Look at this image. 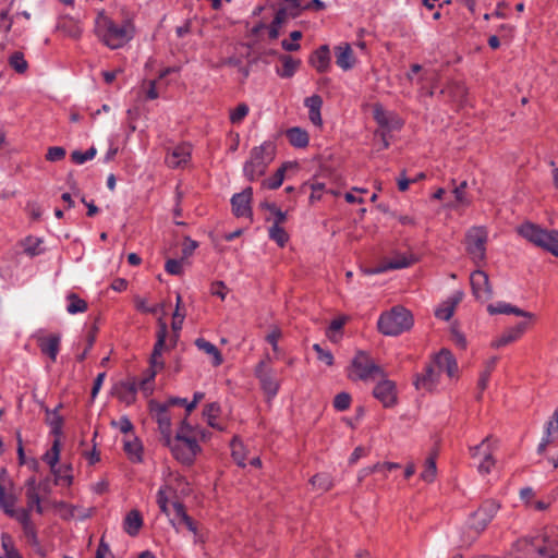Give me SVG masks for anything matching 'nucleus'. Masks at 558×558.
<instances>
[{"label":"nucleus","instance_id":"f257e3e1","mask_svg":"<svg viewBox=\"0 0 558 558\" xmlns=\"http://www.w3.org/2000/svg\"><path fill=\"white\" fill-rule=\"evenodd\" d=\"M95 34L97 38L110 49L125 46L135 35L132 17L124 16L121 24L108 16L105 10L98 12L95 20Z\"/></svg>","mask_w":558,"mask_h":558},{"label":"nucleus","instance_id":"f03ea898","mask_svg":"<svg viewBox=\"0 0 558 558\" xmlns=\"http://www.w3.org/2000/svg\"><path fill=\"white\" fill-rule=\"evenodd\" d=\"M458 363L452 352L444 348L426 364L422 374L415 375L413 384L417 390L432 392L435 390L442 371L452 378L458 374Z\"/></svg>","mask_w":558,"mask_h":558},{"label":"nucleus","instance_id":"7ed1b4c3","mask_svg":"<svg viewBox=\"0 0 558 558\" xmlns=\"http://www.w3.org/2000/svg\"><path fill=\"white\" fill-rule=\"evenodd\" d=\"M413 324L412 313L405 307L397 305L380 314L377 327L383 335L395 337L410 330Z\"/></svg>","mask_w":558,"mask_h":558},{"label":"nucleus","instance_id":"20e7f679","mask_svg":"<svg viewBox=\"0 0 558 558\" xmlns=\"http://www.w3.org/2000/svg\"><path fill=\"white\" fill-rule=\"evenodd\" d=\"M276 156V144L271 141L251 150L250 159L244 163L243 172L248 181H255L266 173L268 165Z\"/></svg>","mask_w":558,"mask_h":558},{"label":"nucleus","instance_id":"39448f33","mask_svg":"<svg viewBox=\"0 0 558 558\" xmlns=\"http://www.w3.org/2000/svg\"><path fill=\"white\" fill-rule=\"evenodd\" d=\"M517 232L535 246L558 257V230H546L526 221L517 228Z\"/></svg>","mask_w":558,"mask_h":558},{"label":"nucleus","instance_id":"423d86ee","mask_svg":"<svg viewBox=\"0 0 558 558\" xmlns=\"http://www.w3.org/2000/svg\"><path fill=\"white\" fill-rule=\"evenodd\" d=\"M352 373L349 378L353 381H374L386 376L385 369L365 351H357L351 361Z\"/></svg>","mask_w":558,"mask_h":558},{"label":"nucleus","instance_id":"0eeeda50","mask_svg":"<svg viewBox=\"0 0 558 558\" xmlns=\"http://www.w3.org/2000/svg\"><path fill=\"white\" fill-rule=\"evenodd\" d=\"M499 508L500 505L496 500L487 499L470 515L468 529L471 532L472 539L476 538L487 527Z\"/></svg>","mask_w":558,"mask_h":558},{"label":"nucleus","instance_id":"6e6552de","mask_svg":"<svg viewBox=\"0 0 558 558\" xmlns=\"http://www.w3.org/2000/svg\"><path fill=\"white\" fill-rule=\"evenodd\" d=\"M166 446L170 448L173 457L184 465H192L196 456L202 451L197 438H183V435L174 436L171 438V445Z\"/></svg>","mask_w":558,"mask_h":558},{"label":"nucleus","instance_id":"1a4fd4ad","mask_svg":"<svg viewBox=\"0 0 558 558\" xmlns=\"http://www.w3.org/2000/svg\"><path fill=\"white\" fill-rule=\"evenodd\" d=\"M487 239L484 227H472L465 234L466 252L477 266L485 260Z\"/></svg>","mask_w":558,"mask_h":558},{"label":"nucleus","instance_id":"9d476101","mask_svg":"<svg viewBox=\"0 0 558 558\" xmlns=\"http://www.w3.org/2000/svg\"><path fill=\"white\" fill-rule=\"evenodd\" d=\"M15 505H16V497L7 499L4 501V505H2L3 512L8 517L15 519L19 523H21V525L23 527V532H24L25 536L27 537V539L32 544H37L38 543L37 531H36L35 524L31 520L29 510L28 509L16 510Z\"/></svg>","mask_w":558,"mask_h":558},{"label":"nucleus","instance_id":"9b49d317","mask_svg":"<svg viewBox=\"0 0 558 558\" xmlns=\"http://www.w3.org/2000/svg\"><path fill=\"white\" fill-rule=\"evenodd\" d=\"M268 360L267 356L265 360H262L255 367V376L258 378L260 387L268 400H271L279 391L280 383L274 376V373L270 368H268Z\"/></svg>","mask_w":558,"mask_h":558},{"label":"nucleus","instance_id":"f8f14e48","mask_svg":"<svg viewBox=\"0 0 558 558\" xmlns=\"http://www.w3.org/2000/svg\"><path fill=\"white\" fill-rule=\"evenodd\" d=\"M538 547L544 551L543 558H558V526L544 529L535 534Z\"/></svg>","mask_w":558,"mask_h":558},{"label":"nucleus","instance_id":"ddd939ff","mask_svg":"<svg viewBox=\"0 0 558 558\" xmlns=\"http://www.w3.org/2000/svg\"><path fill=\"white\" fill-rule=\"evenodd\" d=\"M535 535L519 538L512 546L510 558H543Z\"/></svg>","mask_w":558,"mask_h":558},{"label":"nucleus","instance_id":"4468645a","mask_svg":"<svg viewBox=\"0 0 558 558\" xmlns=\"http://www.w3.org/2000/svg\"><path fill=\"white\" fill-rule=\"evenodd\" d=\"M373 396L385 408H391L397 403V387L396 383L388 379L387 375L379 377L377 385L373 389Z\"/></svg>","mask_w":558,"mask_h":558},{"label":"nucleus","instance_id":"2eb2a0df","mask_svg":"<svg viewBox=\"0 0 558 558\" xmlns=\"http://www.w3.org/2000/svg\"><path fill=\"white\" fill-rule=\"evenodd\" d=\"M472 294L478 301H487L493 296V288L488 275L481 270H474L470 276Z\"/></svg>","mask_w":558,"mask_h":558},{"label":"nucleus","instance_id":"dca6fc26","mask_svg":"<svg viewBox=\"0 0 558 558\" xmlns=\"http://www.w3.org/2000/svg\"><path fill=\"white\" fill-rule=\"evenodd\" d=\"M138 384L135 377L119 381L112 388V395L125 405H131L136 401Z\"/></svg>","mask_w":558,"mask_h":558},{"label":"nucleus","instance_id":"f3484780","mask_svg":"<svg viewBox=\"0 0 558 558\" xmlns=\"http://www.w3.org/2000/svg\"><path fill=\"white\" fill-rule=\"evenodd\" d=\"M60 439L56 438L52 442L51 449L45 453L43 459L50 466L51 473L54 475V483H62L69 486L72 484V475L61 476L59 474L60 470H57V464L60 460Z\"/></svg>","mask_w":558,"mask_h":558},{"label":"nucleus","instance_id":"a211bd4d","mask_svg":"<svg viewBox=\"0 0 558 558\" xmlns=\"http://www.w3.org/2000/svg\"><path fill=\"white\" fill-rule=\"evenodd\" d=\"M439 94L445 100L460 108L466 102L468 88L462 82L451 81L441 88Z\"/></svg>","mask_w":558,"mask_h":558},{"label":"nucleus","instance_id":"6ab92c4d","mask_svg":"<svg viewBox=\"0 0 558 558\" xmlns=\"http://www.w3.org/2000/svg\"><path fill=\"white\" fill-rule=\"evenodd\" d=\"M471 456L473 458H483L477 469L480 473L488 474L495 465L490 449V437H486L480 445L471 448Z\"/></svg>","mask_w":558,"mask_h":558},{"label":"nucleus","instance_id":"aec40b11","mask_svg":"<svg viewBox=\"0 0 558 558\" xmlns=\"http://www.w3.org/2000/svg\"><path fill=\"white\" fill-rule=\"evenodd\" d=\"M253 197V189L251 186L244 189L241 193H236L231 198L232 213L236 217H251V202Z\"/></svg>","mask_w":558,"mask_h":558},{"label":"nucleus","instance_id":"412c9836","mask_svg":"<svg viewBox=\"0 0 558 558\" xmlns=\"http://www.w3.org/2000/svg\"><path fill=\"white\" fill-rule=\"evenodd\" d=\"M151 411L155 412L158 429L161 434L162 444L171 445V417L168 412V404H156Z\"/></svg>","mask_w":558,"mask_h":558},{"label":"nucleus","instance_id":"4be33fe9","mask_svg":"<svg viewBox=\"0 0 558 558\" xmlns=\"http://www.w3.org/2000/svg\"><path fill=\"white\" fill-rule=\"evenodd\" d=\"M167 335H168L167 324L162 319H159V328L157 331V341L154 344V349H153L150 360H149V363L153 366H158L159 369H163V367H165V362L162 361L161 355H162V350L165 349V345H166Z\"/></svg>","mask_w":558,"mask_h":558},{"label":"nucleus","instance_id":"5701e85b","mask_svg":"<svg viewBox=\"0 0 558 558\" xmlns=\"http://www.w3.org/2000/svg\"><path fill=\"white\" fill-rule=\"evenodd\" d=\"M308 63L318 73L328 72L331 65L330 50L328 45H322L319 48L314 50L308 58Z\"/></svg>","mask_w":558,"mask_h":558},{"label":"nucleus","instance_id":"b1692460","mask_svg":"<svg viewBox=\"0 0 558 558\" xmlns=\"http://www.w3.org/2000/svg\"><path fill=\"white\" fill-rule=\"evenodd\" d=\"M415 263V258L413 256H405V255H397L393 258H390L389 260L384 262L378 267L367 270V274H379L385 272L387 270L391 269H402L405 267L411 266Z\"/></svg>","mask_w":558,"mask_h":558},{"label":"nucleus","instance_id":"393cba45","mask_svg":"<svg viewBox=\"0 0 558 558\" xmlns=\"http://www.w3.org/2000/svg\"><path fill=\"white\" fill-rule=\"evenodd\" d=\"M335 54L337 65L343 71H349L355 65L356 59L349 44L335 47Z\"/></svg>","mask_w":558,"mask_h":558},{"label":"nucleus","instance_id":"a878e982","mask_svg":"<svg viewBox=\"0 0 558 558\" xmlns=\"http://www.w3.org/2000/svg\"><path fill=\"white\" fill-rule=\"evenodd\" d=\"M60 341H61L60 335H50L47 337H38V347L43 354L49 356V359L52 362H56L57 355H58L59 349H60Z\"/></svg>","mask_w":558,"mask_h":558},{"label":"nucleus","instance_id":"bb28decb","mask_svg":"<svg viewBox=\"0 0 558 558\" xmlns=\"http://www.w3.org/2000/svg\"><path fill=\"white\" fill-rule=\"evenodd\" d=\"M289 143L295 148H305L310 143V135L306 130L293 126L286 131Z\"/></svg>","mask_w":558,"mask_h":558},{"label":"nucleus","instance_id":"cd10ccee","mask_svg":"<svg viewBox=\"0 0 558 558\" xmlns=\"http://www.w3.org/2000/svg\"><path fill=\"white\" fill-rule=\"evenodd\" d=\"M143 526V517L136 509L131 510L124 518L123 527L130 536H136Z\"/></svg>","mask_w":558,"mask_h":558},{"label":"nucleus","instance_id":"c85d7f7f","mask_svg":"<svg viewBox=\"0 0 558 558\" xmlns=\"http://www.w3.org/2000/svg\"><path fill=\"white\" fill-rule=\"evenodd\" d=\"M194 343L198 350L211 356V363L214 366L217 367L223 363L222 354L215 344H213L211 342L207 341L204 338H197Z\"/></svg>","mask_w":558,"mask_h":558},{"label":"nucleus","instance_id":"c756f323","mask_svg":"<svg viewBox=\"0 0 558 558\" xmlns=\"http://www.w3.org/2000/svg\"><path fill=\"white\" fill-rule=\"evenodd\" d=\"M190 155L191 153L189 147L178 146L172 150V153L167 155L166 163L170 168H179L189 161Z\"/></svg>","mask_w":558,"mask_h":558},{"label":"nucleus","instance_id":"7c9ffc66","mask_svg":"<svg viewBox=\"0 0 558 558\" xmlns=\"http://www.w3.org/2000/svg\"><path fill=\"white\" fill-rule=\"evenodd\" d=\"M57 29L74 39L80 38L82 35V28L78 23L69 16H63L58 21Z\"/></svg>","mask_w":558,"mask_h":558},{"label":"nucleus","instance_id":"2f4dec72","mask_svg":"<svg viewBox=\"0 0 558 558\" xmlns=\"http://www.w3.org/2000/svg\"><path fill=\"white\" fill-rule=\"evenodd\" d=\"M173 510L179 524H184L190 532L197 535L196 522L187 514L185 506L180 501H175L173 502Z\"/></svg>","mask_w":558,"mask_h":558},{"label":"nucleus","instance_id":"473e14b6","mask_svg":"<svg viewBox=\"0 0 558 558\" xmlns=\"http://www.w3.org/2000/svg\"><path fill=\"white\" fill-rule=\"evenodd\" d=\"M374 119L383 128L387 129H400L401 123L399 119L388 114L380 106H376L374 109Z\"/></svg>","mask_w":558,"mask_h":558},{"label":"nucleus","instance_id":"72a5a7b5","mask_svg":"<svg viewBox=\"0 0 558 558\" xmlns=\"http://www.w3.org/2000/svg\"><path fill=\"white\" fill-rule=\"evenodd\" d=\"M123 449L132 462L140 463L143 461V445L137 437L125 440Z\"/></svg>","mask_w":558,"mask_h":558},{"label":"nucleus","instance_id":"f704fd0d","mask_svg":"<svg viewBox=\"0 0 558 558\" xmlns=\"http://www.w3.org/2000/svg\"><path fill=\"white\" fill-rule=\"evenodd\" d=\"M59 408L61 405L57 407L53 411L47 410V417L46 422L51 428V434L60 439L62 435V427H63V417L58 413Z\"/></svg>","mask_w":558,"mask_h":558},{"label":"nucleus","instance_id":"c9c22d12","mask_svg":"<svg viewBox=\"0 0 558 558\" xmlns=\"http://www.w3.org/2000/svg\"><path fill=\"white\" fill-rule=\"evenodd\" d=\"M280 61L282 62V69L278 70L277 73L284 78L292 77L301 64L300 60L293 59L289 54H282Z\"/></svg>","mask_w":558,"mask_h":558},{"label":"nucleus","instance_id":"e433bc0d","mask_svg":"<svg viewBox=\"0 0 558 558\" xmlns=\"http://www.w3.org/2000/svg\"><path fill=\"white\" fill-rule=\"evenodd\" d=\"M287 17H288L287 8H280L277 10L274 20L268 27V35H269L270 39L274 40V39L278 38L279 28L286 22Z\"/></svg>","mask_w":558,"mask_h":558},{"label":"nucleus","instance_id":"4c0bfd02","mask_svg":"<svg viewBox=\"0 0 558 558\" xmlns=\"http://www.w3.org/2000/svg\"><path fill=\"white\" fill-rule=\"evenodd\" d=\"M291 166L292 165L289 162L283 163L280 168L277 169V171L274 173L272 177L263 181V185L269 190H276L279 186H281V184L284 180L286 170L288 167H291Z\"/></svg>","mask_w":558,"mask_h":558},{"label":"nucleus","instance_id":"58836bf2","mask_svg":"<svg viewBox=\"0 0 558 558\" xmlns=\"http://www.w3.org/2000/svg\"><path fill=\"white\" fill-rule=\"evenodd\" d=\"M66 299L69 301L66 311L70 314L84 313L87 311V302L81 299L76 293H70Z\"/></svg>","mask_w":558,"mask_h":558},{"label":"nucleus","instance_id":"ea45409f","mask_svg":"<svg viewBox=\"0 0 558 558\" xmlns=\"http://www.w3.org/2000/svg\"><path fill=\"white\" fill-rule=\"evenodd\" d=\"M268 235L269 239L275 241L280 247H284L289 241L288 232L282 227H279L277 225H272L269 228Z\"/></svg>","mask_w":558,"mask_h":558},{"label":"nucleus","instance_id":"a19ab883","mask_svg":"<svg viewBox=\"0 0 558 558\" xmlns=\"http://www.w3.org/2000/svg\"><path fill=\"white\" fill-rule=\"evenodd\" d=\"M220 413V405L217 402L209 403L205 407L203 414L207 418V423L213 428H217L222 430V427L218 425L215 420L218 417Z\"/></svg>","mask_w":558,"mask_h":558},{"label":"nucleus","instance_id":"79ce46f5","mask_svg":"<svg viewBox=\"0 0 558 558\" xmlns=\"http://www.w3.org/2000/svg\"><path fill=\"white\" fill-rule=\"evenodd\" d=\"M9 65L19 74H24L28 69V63L21 51H15L10 56Z\"/></svg>","mask_w":558,"mask_h":558},{"label":"nucleus","instance_id":"37998d69","mask_svg":"<svg viewBox=\"0 0 558 558\" xmlns=\"http://www.w3.org/2000/svg\"><path fill=\"white\" fill-rule=\"evenodd\" d=\"M26 499L27 507L25 509H28L29 512L34 509V506L40 502V496L36 488L35 478H31L27 481Z\"/></svg>","mask_w":558,"mask_h":558},{"label":"nucleus","instance_id":"c03bdc74","mask_svg":"<svg viewBox=\"0 0 558 558\" xmlns=\"http://www.w3.org/2000/svg\"><path fill=\"white\" fill-rule=\"evenodd\" d=\"M160 371L158 368V366H153L150 363H149V367L146 369L145 372V377L140 381L137 383L138 386H140V389L145 393V395H150L153 392V388L148 386L149 383L154 381L155 379V376L157 374V372Z\"/></svg>","mask_w":558,"mask_h":558},{"label":"nucleus","instance_id":"a18cd8bd","mask_svg":"<svg viewBox=\"0 0 558 558\" xmlns=\"http://www.w3.org/2000/svg\"><path fill=\"white\" fill-rule=\"evenodd\" d=\"M311 484L323 492H327L333 486L332 478L327 473H319L314 475L311 478Z\"/></svg>","mask_w":558,"mask_h":558},{"label":"nucleus","instance_id":"49530a36","mask_svg":"<svg viewBox=\"0 0 558 558\" xmlns=\"http://www.w3.org/2000/svg\"><path fill=\"white\" fill-rule=\"evenodd\" d=\"M437 468H436V458L435 456H429L424 465V470L421 473V478L427 483L434 481L436 476Z\"/></svg>","mask_w":558,"mask_h":558},{"label":"nucleus","instance_id":"de8ad7c7","mask_svg":"<svg viewBox=\"0 0 558 558\" xmlns=\"http://www.w3.org/2000/svg\"><path fill=\"white\" fill-rule=\"evenodd\" d=\"M231 449H232V458L234 462L244 468L245 466V454L243 450V445L241 441L238 440L236 437H234L231 441Z\"/></svg>","mask_w":558,"mask_h":558},{"label":"nucleus","instance_id":"09e8293b","mask_svg":"<svg viewBox=\"0 0 558 558\" xmlns=\"http://www.w3.org/2000/svg\"><path fill=\"white\" fill-rule=\"evenodd\" d=\"M557 434H558V408L554 411L550 420L546 423L543 437H548V439L554 440L555 436Z\"/></svg>","mask_w":558,"mask_h":558},{"label":"nucleus","instance_id":"8fccbe9b","mask_svg":"<svg viewBox=\"0 0 558 558\" xmlns=\"http://www.w3.org/2000/svg\"><path fill=\"white\" fill-rule=\"evenodd\" d=\"M519 338L515 336V333L512 331L511 328L505 330L496 340L492 342V347L499 349L501 347H505Z\"/></svg>","mask_w":558,"mask_h":558},{"label":"nucleus","instance_id":"3c124183","mask_svg":"<svg viewBox=\"0 0 558 558\" xmlns=\"http://www.w3.org/2000/svg\"><path fill=\"white\" fill-rule=\"evenodd\" d=\"M96 153H97V150L95 147H90L89 149H87L84 153H82L80 150H74L71 154V159L73 162L81 165L87 160L93 159L95 157Z\"/></svg>","mask_w":558,"mask_h":558},{"label":"nucleus","instance_id":"603ef678","mask_svg":"<svg viewBox=\"0 0 558 558\" xmlns=\"http://www.w3.org/2000/svg\"><path fill=\"white\" fill-rule=\"evenodd\" d=\"M351 396L348 392H339L333 399V408L338 411H345L350 408Z\"/></svg>","mask_w":558,"mask_h":558},{"label":"nucleus","instance_id":"864d4df0","mask_svg":"<svg viewBox=\"0 0 558 558\" xmlns=\"http://www.w3.org/2000/svg\"><path fill=\"white\" fill-rule=\"evenodd\" d=\"M248 106L246 104H239L236 108L230 113V121L233 124L240 123L248 113Z\"/></svg>","mask_w":558,"mask_h":558},{"label":"nucleus","instance_id":"5fc2aeb1","mask_svg":"<svg viewBox=\"0 0 558 558\" xmlns=\"http://www.w3.org/2000/svg\"><path fill=\"white\" fill-rule=\"evenodd\" d=\"M40 243H41L40 239H36V238H33V236H27L23 241L24 252L28 256H36V255H38L39 252L37 251V247L40 245Z\"/></svg>","mask_w":558,"mask_h":558},{"label":"nucleus","instance_id":"6e6d98bb","mask_svg":"<svg viewBox=\"0 0 558 558\" xmlns=\"http://www.w3.org/2000/svg\"><path fill=\"white\" fill-rule=\"evenodd\" d=\"M197 427L189 424L186 418L182 420L180 427L177 430L175 436L183 435V438H197Z\"/></svg>","mask_w":558,"mask_h":558},{"label":"nucleus","instance_id":"4d7b16f0","mask_svg":"<svg viewBox=\"0 0 558 558\" xmlns=\"http://www.w3.org/2000/svg\"><path fill=\"white\" fill-rule=\"evenodd\" d=\"M313 350L317 353V359L328 366L333 364V356L329 350H324L318 343L313 345Z\"/></svg>","mask_w":558,"mask_h":558},{"label":"nucleus","instance_id":"13d9d810","mask_svg":"<svg viewBox=\"0 0 558 558\" xmlns=\"http://www.w3.org/2000/svg\"><path fill=\"white\" fill-rule=\"evenodd\" d=\"M65 154L66 151L63 147L52 146L48 148L46 159L51 162L60 161L65 157Z\"/></svg>","mask_w":558,"mask_h":558},{"label":"nucleus","instance_id":"bf43d9fd","mask_svg":"<svg viewBox=\"0 0 558 558\" xmlns=\"http://www.w3.org/2000/svg\"><path fill=\"white\" fill-rule=\"evenodd\" d=\"M165 269L170 275L179 276L182 274V258L181 259H174L169 258L166 262Z\"/></svg>","mask_w":558,"mask_h":558},{"label":"nucleus","instance_id":"052dcab7","mask_svg":"<svg viewBox=\"0 0 558 558\" xmlns=\"http://www.w3.org/2000/svg\"><path fill=\"white\" fill-rule=\"evenodd\" d=\"M197 247L198 243L196 241L192 240L190 236H185L182 246V259L190 257Z\"/></svg>","mask_w":558,"mask_h":558},{"label":"nucleus","instance_id":"680f3d73","mask_svg":"<svg viewBox=\"0 0 558 558\" xmlns=\"http://www.w3.org/2000/svg\"><path fill=\"white\" fill-rule=\"evenodd\" d=\"M307 186H310V189L312 190V194L310 196V201L312 203L315 202V201H319L322 198V191L324 190L325 184L324 183H312V184L304 183L302 185V190H304Z\"/></svg>","mask_w":558,"mask_h":558},{"label":"nucleus","instance_id":"e2e57ef3","mask_svg":"<svg viewBox=\"0 0 558 558\" xmlns=\"http://www.w3.org/2000/svg\"><path fill=\"white\" fill-rule=\"evenodd\" d=\"M487 311L490 315H496V314H507L508 315V314H510V311H511V304L504 303V302H499L496 305L489 304L487 306Z\"/></svg>","mask_w":558,"mask_h":558},{"label":"nucleus","instance_id":"0e129e2a","mask_svg":"<svg viewBox=\"0 0 558 558\" xmlns=\"http://www.w3.org/2000/svg\"><path fill=\"white\" fill-rule=\"evenodd\" d=\"M112 426H118L123 434H128L134 429V426L128 416H121L120 420L112 421Z\"/></svg>","mask_w":558,"mask_h":558},{"label":"nucleus","instance_id":"69168bd1","mask_svg":"<svg viewBox=\"0 0 558 558\" xmlns=\"http://www.w3.org/2000/svg\"><path fill=\"white\" fill-rule=\"evenodd\" d=\"M468 186L466 181H462L458 186L454 187L453 194L456 197V201L461 204H469L470 202L465 198V189Z\"/></svg>","mask_w":558,"mask_h":558},{"label":"nucleus","instance_id":"338daca9","mask_svg":"<svg viewBox=\"0 0 558 558\" xmlns=\"http://www.w3.org/2000/svg\"><path fill=\"white\" fill-rule=\"evenodd\" d=\"M305 106L308 108V111L320 110L323 106V99L319 95H313L305 99Z\"/></svg>","mask_w":558,"mask_h":558},{"label":"nucleus","instance_id":"774afa93","mask_svg":"<svg viewBox=\"0 0 558 558\" xmlns=\"http://www.w3.org/2000/svg\"><path fill=\"white\" fill-rule=\"evenodd\" d=\"M227 287L223 281H215L211 283L210 293L219 296L221 300L226 299Z\"/></svg>","mask_w":558,"mask_h":558}]
</instances>
